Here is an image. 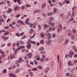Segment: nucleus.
Here are the masks:
<instances>
[{
    "label": "nucleus",
    "instance_id": "nucleus-27",
    "mask_svg": "<svg viewBox=\"0 0 77 77\" xmlns=\"http://www.w3.org/2000/svg\"><path fill=\"white\" fill-rule=\"evenodd\" d=\"M37 68L41 69L42 68V67L41 66L39 65L38 66H37Z\"/></svg>",
    "mask_w": 77,
    "mask_h": 77
},
{
    "label": "nucleus",
    "instance_id": "nucleus-29",
    "mask_svg": "<svg viewBox=\"0 0 77 77\" xmlns=\"http://www.w3.org/2000/svg\"><path fill=\"white\" fill-rule=\"evenodd\" d=\"M74 12H72V15L71 16V17H74L75 16V14H74Z\"/></svg>",
    "mask_w": 77,
    "mask_h": 77
},
{
    "label": "nucleus",
    "instance_id": "nucleus-62",
    "mask_svg": "<svg viewBox=\"0 0 77 77\" xmlns=\"http://www.w3.org/2000/svg\"><path fill=\"white\" fill-rule=\"evenodd\" d=\"M26 6L27 7H29V8H30V7H31V6L29 4H27L26 5Z\"/></svg>",
    "mask_w": 77,
    "mask_h": 77
},
{
    "label": "nucleus",
    "instance_id": "nucleus-35",
    "mask_svg": "<svg viewBox=\"0 0 77 77\" xmlns=\"http://www.w3.org/2000/svg\"><path fill=\"white\" fill-rule=\"evenodd\" d=\"M20 69H17L16 70L15 72L17 73L18 72H20Z\"/></svg>",
    "mask_w": 77,
    "mask_h": 77
},
{
    "label": "nucleus",
    "instance_id": "nucleus-24",
    "mask_svg": "<svg viewBox=\"0 0 77 77\" xmlns=\"http://www.w3.org/2000/svg\"><path fill=\"white\" fill-rule=\"evenodd\" d=\"M52 37L53 38H56V34L53 33L52 34Z\"/></svg>",
    "mask_w": 77,
    "mask_h": 77
},
{
    "label": "nucleus",
    "instance_id": "nucleus-16",
    "mask_svg": "<svg viewBox=\"0 0 77 77\" xmlns=\"http://www.w3.org/2000/svg\"><path fill=\"white\" fill-rule=\"evenodd\" d=\"M68 0H65L64 1L65 3H66V4H69L70 3V2Z\"/></svg>",
    "mask_w": 77,
    "mask_h": 77
},
{
    "label": "nucleus",
    "instance_id": "nucleus-25",
    "mask_svg": "<svg viewBox=\"0 0 77 77\" xmlns=\"http://www.w3.org/2000/svg\"><path fill=\"white\" fill-rule=\"evenodd\" d=\"M53 14V13L51 12H49L47 13V15L48 16H50V15H52Z\"/></svg>",
    "mask_w": 77,
    "mask_h": 77
},
{
    "label": "nucleus",
    "instance_id": "nucleus-55",
    "mask_svg": "<svg viewBox=\"0 0 77 77\" xmlns=\"http://www.w3.org/2000/svg\"><path fill=\"white\" fill-rule=\"evenodd\" d=\"M24 34V33L23 32H22L20 34V36H23V35Z\"/></svg>",
    "mask_w": 77,
    "mask_h": 77
},
{
    "label": "nucleus",
    "instance_id": "nucleus-28",
    "mask_svg": "<svg viewBox=\"0 0 77 77\" xmlns=\"http://www.w3.org/2000/svg\"><path fill=\"white\" fill-rule=\"evenodd\" d=\"M57 8H54L53 10L54 11V13H56V11H57Z\"/></svg>",
    "mask_w": 77,
    "mask_h": 77
},
{
    "label": "nucleus",
    "instance_id": "nucleus-40",
    "mask_svg": "<svg viewBox=\"0 0 77 77\" xmlns=\"http://www.w3.org/2000/svg\"><path fill=\"white\" fill-rule=\"evenodd\" d=\"M24 9H25V7H24V6H22L21 8V9H22V10H24Z\"/></svg>",
    "mask_w": 77,
    "mask_h": 77
},
{
    "label": "nucleus",
    "instance_id": "nucleus-21",
    "mask_svg": "<svg viewBox=\"0 0 77 77\" xmlns=\"http://www.w3.org/2000/svg\"><path fill=\"white\" fill-rule=\"evenodd\" d=\"M9 32L6 31L4 33V35H9Z\"/></svg>",
    "mask_w": 77,
    "mask_h": 77
},
{
    "label": "nucleus",
    "instance_id": "nucleus-63",
    "mask_svg": "<svg viewBox=\"0 0 77 77\" xmlns=\"http://www.w3.org/2000/svg\"><path fill=\"white\" fill-rule=\"evenodd\" d=\"M5 36H2L1 38L2 39H5Z\"/></svg>",
    "mask_w": 77,
    "mask_h": 77
},
{
    "label": "nucleus",
    "instance_id": "nucleus-22",
    "mask_svg": "<svg viewBox=\"0 0 77 77\" xmlns=\"http://www.w3.org/2000/svg\"><path fill=\"white\" fill-rule=\"evenodd\" d=\"M2 22H3V23H4V22H5L4 19H3V18L0 19V22L2 23Z\"/></svg>",
    "mask_w": 77,
    "mask_h": 77
},
{
    "label": "nucleus",
    "instance_id": "nucleus-57",
    "mask_svg": "<svg viewBox=\"0 0 77 77\" xmlns=\"http://www.w3.org/2000/svg\"><path fill=\"white\" fill-rule=\"evenodd\" d=\"M37 23V22H36L35 23H34L33 25L34 26H36V25H37V23Z\"/></svg>",
    "mask_w": 77,
    "mask_h": 77
},
{
    "label": "nucleus",
    "instance_id": "nucleus-31",
    "mask_svg": "<svg viewBox=\"0 0 77 77\" xmlns=\"http://www.w3.org/2000/svg\"><path fill=\"white\" fill-rule=\"evenodd\" d=\"M7 46H8V47H10V46H11V43H8L7 45Z\"/></svg>",
    "mask_w": 77,
    "mask_h": 77
},
{
    "label": "nucleus",
    "instance_id": "nucleus-13",
    "mask_svg": "<svg viewBox=\"0 0 77 77\" xmlns=\"http://www.w3.org/2000/svg\"><path fill=\"white\" fill-rule=\"evenodd\" d=\"M51 37V35L50 33H48V39H50Z\"/></svg>",
    "mask_w": 77,
    "mask_h": 77
},
{
    "label": "nucleus",
    "instance_id": "nucleus-58",
    "mask_svg": "<svg viewBox=\"0 0 77 77\" xmlns=\"http://www.w3.org/2000/svg\"><path fill=\"white\" fill-rule=\"evenodd\" d=\"M30 47H31L30 45H28L27 46L28 48H30Z\"/></svg>",
    "mask_w": 77,
    "mask_h": 77
},
{
    "label": "nucleus",
    "instance_id": "nucleus-38",
    "mask_svg": "<svg viewBox=\"0 0 77 77\" xmlns=\"http://www.w3.org/2000/svg\"><path fill=\"white\" fill-rule=\"evenodd\" d=\"M16 35L18 36V37H19L20 36V33H17L16 34Z\"/></svg>",
    "mask_w": 77,
    "mask_h": 77
},
{
    "label": "nucleus",
    "instance_id": "nucleus-53",
    "mask_svg": "<svg viewBox=\"0 0 77 77\" xmlns=\"http://www.w3.org/2000/svg\"><path fill=\"white\" fill-rule=\"evenodd\" d=\"M41 54H44L45 53V51H43L42 52L40 53Z\"/></svg>",
    "mask_w": 77,
    "mask_h": 77
},
{
    "label": "nucleus",
    "instance_id": "nucleus-2",
    "mask_svg": "<svg viewBox=\"0 0 77 77\" xmlns=\"http://www.w3.org/2000/svg\"><path fill=\"white\" fill-rule=\"evenodd\" d=\"M74 52H73V51H72L71 52H69V57H70V58H72V55H74Z\"/></svg>",
    "mask_w": 77,
    "mask_h": 77
},
{
    "label": "nucleus",
    "instance_id": "nucleus-6",
    "mask_svg": "<svg viewBox=\"0 0 77 77\" xmlns=\"http://www.w3.org/2000/svg\"><path fill=\"white\" fill-rule=\"evenodd\" d=\"M18 9H20V7L18 6H16L14 8V11H17Z\"/></svg>",
    "mask_w": 77,
    "mask_h": 77
},
{
    "label": "nucleus",
    "instance_id": "nucleus-42",
    "mask_svg": "<svg viewBox=\"0 0 77 77\" xmlns=\"http://www.w3.org/2000/svg\"><path fill=\"white\" fill-rule=\"evenodd\" d=\"M37 68H34L32 69V71H37Z\"/></svg>",
    "mask_w": 77,
    "mask_h": 77
},
{
    "label": "nucleus",
    "instance_id": "nucleus-23",
    "mask_svg": "<svg viewBox=\"0 0 77 77\" xmlns=\"http://www.w3.org/2000/svg\"><path fill=\"white\" fill-rule=\"evenodd\" d=\"M44 28H47V27H49V25H47L46 24H45L44 25Z\"/></svg>",
    "mask_w": 77,
    "mask_h": 77
},
{
    "label": "nucleus",
    "instance_id": "nucleus-56",
    "mask_svg": "<svg viewBox=\"0 0 77 77\" xmlns=\"http://www.w3.org/2000/svg\"><path fill=\"white\" fill-rule=\"evenodd\" d=\"M0 53H1L2 54H4V52L3 51H2V50L0 49Z\"/></svg>",
    "mask_w": 77,
    "mask_h": 77
},
{
    "label": "nucleus",
    "instance_id": "nucleus-7",
    "mask_svg": "<svg viewBox=\"0 0 77 77\" xmlns=\"http://www.w3.org/2000/svg\"><path fill=\"white\" fill-rule=\"evenodd\" d=\"M30 43V44H35V42H33V41H30V40H28V41L27 42V44H29Z\"/></svg>",
    "mask_w": 77,
    "mask_h": 77
},
{
    "label": "nucleus",
    "instance_id": "nucleus-20",
    "mask_svg": "<svg viewBox=\"0 0 77 77\" xmlns=\"http://www.w3.org/2000/svg\"><path fill=\"white\" fill-rule=\"evenodd\" d=\"M40 11L39 10H36L35 11H33V14H35V12H36V13H38V12H39Z\"/></svg>",
    "mask_w": 77,
    "mask_h": 77
},
{
    "label": "nucleus",
    "instance_id": "nucleus-32",
    "mask_svg": "<svg viewBox=\"0 0 77 77\" xmlns=\"http://www.w3.org/2000/svg\"><path fill=\"white\" fill-rule=\"evenodd\" d=\"M9 39V37H5L4 38L5 41H7Z\"/></svg>",
    "mask_w": 77,
    "mask_h": 77
},
{
    "label": "nucleus",
    "instance_id": "nucleus-1",
    "mask_svg": "<svg viewBox=\"0 0 77 77\" xmlns=\"http://www.w3.org/2000/svg\"><path fill=\"white\" fill-rule=\"evenodd\" d=\"M60 30H62V26L61 24H60L58 26V28L57 30V31L58 32H60Z\"/></svg>",
    "mask_w": 77,
    "mask_h": 77
},
{
    "label": "nucleus",
    "instance_id": "nucleus-5",
    "mask_svg": "<svg viewBox=\"0 0 77 77\" xmlns=\"http://www.w3.org/2000/svg\"><path fill=\"white\" fill-rule=\"evenodd\" d=\"M40 36L41 38H43L45 36V33H43V32H41L40 34Z\"/></svg>",
    "mask_w": 77,
    "mask_h": 77
},
{
    "label": "nucleus",
    "instance_id": "nucleus-49",
    "mask_svg": "<svg viewBox=\"0 0 77 77\" xmlns=\"http://www.w3.org/2000/svg\"><path fill=\"white\" fill-rule=\"evenodd\" d=\"M73 32L74 33H75L76 32V29H74L73 30Z\"/></svg>",
    "mask_w": 77,
    "mask_h": 77
},
{
    "label": "nucleus",
    "instance_id": "nucleus-46",
    "mask_svg": "<svg viewBox=\"0 0 77 77\" xmlns=\"http://www.w3.org/2000/svg\"><path fill=\"white\" fill-rule=\"evenodd\" d=\"M29 26H30L31 27H32V24L29 23L28 24Z\"/></svg>",
    "mask_w": 77,
    "mask_h": 77
},
{
    "label": "nucleus",
    "instance_id": "nucleus-43",
    "mask_svg": "<svg viewBox=\"0 0 77 77\" xmlns=\"http://www.w3.org/2000/svg\"><path fill=\"white\" fill-rule=\"evenodd\" d=\"M75 38V36L74 35H72L71 36V38L72 40H74V38Z\"/></svg>",
    "mask_w": 77,
    "mask_h": 77
},
{
    "label": "nucleus",
    "instance_id": "nucleus-33",
    "mask_svg": "<svg viewBox=\"0 0 77 77\" xmlns=\"http://www.w3.org/2000/svg\"><path fill=\"white\" fill-rule=\"evenodd\" d=\"M58 4L60 6H62V5H63V4H62V3H61L60 2H58Z\"/></svg>",
    "mask_w": 77,
    "mask_h": 77
},
{
    "label": "nucleus",
    "instance_id": "nucleus-64",
    "mask_svg": "<svg viewBox=\"0 0 77 77\" xmlns=\"http://www.w3.org/2000/svg\"><path fill=\"white\" fill-rule=\"evenodd\" d=\"M74 58H77V54H75L74 55Z\"/></svg>",
    "mask_w": 77,
    "mask_h": 77
},
{
    "label": "nucleus",
    "instance_id": "nucleus-37",
    "mask_svg": "<svg viewBox=\"0 0 77 77\" xmlns=\"http://www.w3.org/2000/svg\"><path fill=\"white\" fill-rule=\"evenodd\" d=\"M9 75L10 77H12V76H13V73H10L9 74Z\"/></svg>",
    "mask_w": 77,
    "mask_h": 77
},
{
    "label": "nucleus",
    "instance_id": "nucleus-34",
    "mask_svg": "<svg viewBox=\"0 0 77 77\" xmlns=\"http://www.w3.org/2000/svg\"><path fill=\"white\" fill-rule=\"evenodd\" d=\"M40 44H43V43H44V40H42L40 41Z\"/></svg>",
    "mask_w": 77,
    "mask_h": 77
},
{
    "label": "nucleus",
    "instance_id": "nucleus-18",
    "mask_svg": "<svg viewBox=\"0 0 77 77\" xmlns=\"http://www.w3.org/2000/svg\"><path fill=\"white\" fill-rule=\"evenodd\" d=\"M44 50V48L43 47H41L39 49V51H42V50Z\"/></svg>",
    "mask_w": 77,
    "mask_h": 77
},
{
    "label": "nucleus",
    "instance_id": "nucleus-36",
    "mask_svg": "<svg viewBox=\"0 0 77 77\" xmlns=\"http://www.w3.org/2000/svg\"><path fill=\"white\" fill-rule=\"evenodd\" d=\"M69 75H70V73H67L66 74V76H67V77H69Z\"/></svg>",
    "mask_w": 77,
    "mask_h": 77
},
{
    "label": "nucleus",
    "instance_id": "nucleus-19",
    "mask_svg": "<svg viewBox=\"0 0 77 77\" xmlns=\"http://www.w3.org/2000/svg\"><path fill=\"white\" fill-rule=\"evenodd\" d=\"M18 23H20V24H23V21L20 20L18 21Z\"/></svg>",
    "mask_w": 77,
    "mask_h": 77
},
{
    "label": "nucleus",
    "instance_id": "nucleus-30",
    "mask_svg": "<svg viewBox=\"0 0 77 77\" xmlns=\"http://www.w3.org/2000/svg\"><path fill=\"white\" fill-rule=\"evenodd\" d=\"M20 50V48L18 47L15 50V51H16V52H18V51H19Z\"/></svg>",
    "mask_w": 77,
    "mask_h": 77
},
{
    "label": "nucleus",
    "instance_id": "nucleus-60",
    "mask_svg": "<svg viewBox=\"0 0 77 77\" xmlns=\"http://www.w3.org/2000/svg\"><path fill=\"white\" fill-rule=\"evenodd\" d=\"M50 20L51 21H52L53 20V17H51L50 18Z\"/></svg>",
    "mask_w": 77,
    "mask_h": 77
},
{
    "label": "nucleus",
    "instance_id": "nucleus-44",
    "mask_svg": "<svg viewBox=\"0 0 77 77\" xmlns=\"http://www.w3.org/2000/svg\"><path fill=\"white\" fill-rule=\"evenodd\" d=\"M49 30L50 32H52V27H49Z\"/></svg>",
    "mask_w": 77,
    "mask_h": 77
},
{
    "label": "nucleus",
    "instance_id": "nucleus-52",
    "mask_svg": "<svg viewBox=\"0 0 77 77\" xmlns=\"http://www.w3.org/2000/svg\"><path fill=\"white\" fill-rule=\"evenodd\" d=\"M21 0H17V3H19V5H20L21 4V3H20V1Z\"/></svg>",
    "mask_w": 77,
    "mask_h": 77
},
{
    "label": "nucleus",
    "instance_id": "nucleus-54",
    "mask_svg": "<svg viewBox=\"0 0 77 77\" xmlns=\"http://www.w3.org/2000/svg\"><path fill=\"white\" fill-rule=\"evenodd\" d=\"M4 28L5 29V30H7V29H8V26H5L4 27Z\"/></svg>",
    "mask_w": 77,
    "mask_h": 77
},
{
    "label": "nucleus",
    "instance_id": "nucleus-59",
    "mask_svg": "<svg viewBox=\"0 0 77 77\" xmlns=\"http://www.w3.org/2000/svg\"><path fill=\"white\" fill-rule=\"evenodd\" d=\"M1 3H2V4L3 5H6V2H1Z\"/></svg>",
    "mask_w": 77,
    "mask_h": 77
},
{
    "label": "nucleus",
    "instance_id": "nucleus-12",
    "mask_svg": "<svg viewBox=\"0 0 77 77\" xmlns=\"http://www.w3.org/2000/svg\"><path fill=\"white\" fill-rule=\"evenodd\" d=\"M49 70H50V67L46 68L45 71V73L48 72V71H49Z\"/></svg>",
    "mask_w": 77,
    "mask_h": 77
},
{
    "label": "nucleus",
    "instance_id": "nucleus-50",
    "mask_svg": "<svg viewBox=\"0 0 77 77\" xmlns=\"http://www.w3.org/2000/svg\"><path fill=\"white\" fill-rule=\"evenodd\" d=\"M16 45L17 47H18L20 45V43L18 42H17L16 44Z\"/></svg>",
    "mask_w": 77,
    "mask_h": 77
},
{
    "label": "nucleus",
    "instance_id": "nucleus-9",
    "mask_svg": "<svg viewBox=\"0 0 77 77\" xmlns=\"http://www.w3.org/2000/svg\"><path fill=\"white\" fill-rule=\"evenodd\" d=\"M32 53H29L27 55L28 56H29L28 58H30L32 57Z\"/></svg>",
    "mask_w": 77,
    "mask_h": 77
},
{
    "label": "nucleus",
    "instance_id": "nucleus-48",
    "mask_svg": "<svg viewBox=\"0 0 77 77\" xmlns=\"http://www.w3.org/2000/svg\"><path fill=\"white\" fill-rule=\"evenodd\" d=\"M36 60H38V61H39V60H40V57H37L36 58Z\"/></svg>",
    "mask_w": 77,
    "mask_h": 77
},
{
    "label": "nucleus",
    "instance_id": "nucleus-4",
    "mask_svg": "<svg viewBox=\"0 0 77 77\" xmlns=\"http://www.w3.org/2000/svg\"><path fill=\"white\" fill-rule=\"evenodd\" d=\"M7 12V14H11L12 12V9L9 8Z\"/></svg>",
    "mask_w": 77,
    "mask_h": 77
},
{
    "label": "nucleus",
    "instance_id": "nucleus-39",
    "mask_svg": "<svg viewBox=\"0 0 77 77\" xmlns=\"http://www.w3.org/2000/svg\"><path fill=\"white\" fill-rule=\"evenodd\" d=\"M38 29L40 30H41V25H38Z\"/></svg>",
    "mask_w": 77,
    "mask_h": 77
},
{
    "label": "nucleus",
    "instance_id": "nucleus-41",
    "mask_svg": "<svg viewBox=\"0 0 77 77\" xmlns=\"http://www.w3.org/2000/svg\"><path fill=\"white\" fill-rule=\"evenodd\" d=\"M45 59V58H41L40 59V61L41 62H43L44 61V60Z\"/></svg>",
    "mask_w": 77,
    "mask_h": 77
},
{
    "label": "nucleus",
    "instance_id": "nucleus-61",
    "mask_svg": "<svg viewBox=\"0 0 77 77\" xmlns=\"http://www.w3.org/2000/svg\"><path fill=\"white\" fill-rule=\"evenodd\" d=\"M29 49H25V52H26L27 53H29Z\"/></svg>",
    "mask_w": 77,
    "mask_h": 77
},
{
    "label": "nucleus",
    "instance_id": "nucleus-51",
    "mask_svg": "<svg viewBox=\"0 0 77 77\" xmlns=\"http://www.w3.org/2000/svg\"><path fill=\"white\" fill-rule=\"evenodd\" d=\"M20 42L21 44H24V42L23 41H20Z\"/></svg>",
    "mask_w": 77,
    "mask_h": 77
},
{
    "label": "nucleus",
    "instance_id": "nucleus-45",
    "mask_svg": "<svg viewBox=\"0 0 77 77\" xmlns=\"http://www.w3.org/2000/svg\"><path fill=\"white\" fill-rule=\"evenodd\" d=\"M7 72V70L6 69H5L3 70V73H6Z\"/></svg>",
    "mask_w": 77,
    "mask_h": 77
},
{
    "label": "nucleus",
    "instance_id": "nucleus-10",
    "mask_svg": "<svg viewBox=\"0 0 77 77\" xmlns=\"http://www.w3.org/2000/svg\"><path fill=\"white\" fill-rule=\"evenodd\" d=\"M45 6H46V4L45 3H44L42 5L41 7L42 9H44V8H45Z\"/></svg>",
    "mask_w": 77,
    "mask_h": 77
},
{
    "label": "nucleus",
    "instance_id": "nucleus-47",
    "mask_svg": "<svg viewBox=\"0 0 77 77\" xmlns=\"http://www.w3.org/2000/svg\"><path fill=\"white\" fill-rule=\"evenodd\" d=\"M34 63L36 65H38V63L37 62V61L36 60H34Z\"/></svg>",
    "mask_w": 77,
    "mask_h": 77
},
{
    "label": "nucleus",
    "instance_id": "nucleus-11",
    "mask_svg": "<svg viewBox=\"0 0 77 77\" xmlns=\"http://www.w3.org/2000/svg\"><path fill=\"white\" fill-rule=\"evenodd\" d=\"M51 40L50 39H48V42H47V44L48 45H50L51 43Z\"/></svg>",
    "mask_w": 77,
    "mask_h": 77
},
{
    "label": "nucleus",
    "instance_id": "nucleus-8",
    "mask_svg": "<svg viewBox=\"0 0 77 77\" xmlns=\"http://www.w3.org/2000/svg\"><path fill=\"white\" fill-rule=\"evenodd\" d=\"M23 59L22 58V57H20V58L18 60V62L19 63H22V62H23L24 61L23 60H22Z\"/></svg>",
    "mask_w": 77,
    "mask_h": 77
},
{
    "label": "nucleus",
    "instance_id": "nucleus-15",
    "mask_svg": "<svg viewBox=\"0 0 77 77\" xmlns=\"http://www.w3.org/2000/svg\"><path fill=\"white\" fill-rule=\"evenodd\" d=\"M69 39H67L65 41V42H64V45H66L67 44H68V42H69Z\"/></svg>",
    "mask_w": 77,
    "mask_h": 77
},
{
    "label": "nucleus",
    "instance_id": "nucleus-26",
    "mask_svg": "<svg viewBox=\"0 0 77 77\" xmlns=\"http://www.w3.org/2000/svg\"><path fill=\"white\" fill-rule=\"evenodd\" d=\"M68 64L69 65H70V66H71V65H72V63H71V61H69L68 62Z\"/></svg>",
    "mask_w": 77,
    "mask_h": 77
},
{
    "label": "nucleus",
    "instance_id": "nucleus-14",
    "mask_svg": "<svg viewBox=\"0 0 77 77\" xmlns=\"http://www.w3.org/2000/svg\"><path fill=\"white\" fill-rule=\"evenodd\" d=\"M29 20H30L29 18H28L26 19V21H25V23L26 24H29Z\"/></svg>",
    "mask_w": 77,
    "mask_h": 77
},
{
    "label": "nucleus",
    "instance_id": "nucleus-17",
    "mask_svg": "<svg viewBox=\"0 0 77 77\" xmlns=\"http://www.w3.org/2000/svg\"><path fill=\"white\" fill-rule=\"evenodd\" d=\"M25 48V46H20L19 47V48L20 50H21V49H23V48Z\"/></svg>",
    "mask_w": 77,
    "mask_h": 77
},
{
    "label": "nucleus",
    "instance_id": "nucleus-3",
    "mask_svg": "<svg viewBox=\"0 0 77 77\" xmlns=\"http://www.w3.org/2000/svg\"><path fill=\"white\" fill-rule=\"evenodd\" d=\"M13 58H15V56L14 55H10L8 57V59H12Z\"/></svg>",
    "mask_w": 77,
    "mask_h": 77
}]
</instances>
